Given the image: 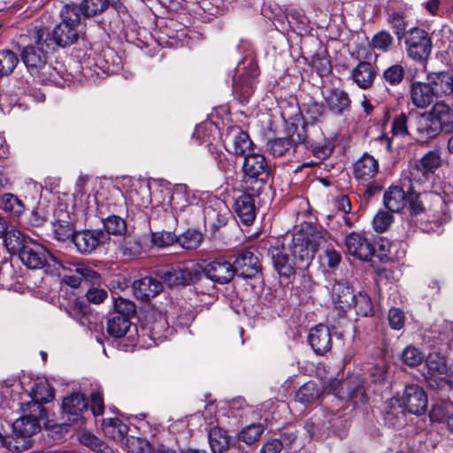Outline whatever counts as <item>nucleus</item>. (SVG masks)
<instances>
[{
  "instance_id": "obj_15",
  "label": "nucleus",
  "mask_w": 453,
  "mask_h": 453,
  "mask_svg": "<svg viewBox=\"0 0 453 453\" xmlns=\"http://www.w3.org/2000/svg\"><path fill=\"white\" fill-rule=\"evenodd\" d=\"M408 200L411 215H419L425 211H431L430 207L426 208L425 203L433 202L436 205L441 206L443 201L441 197L436 193H421L416 190L415 187H409L407 189Z\"/></svg>"
},
{
  "instance_id": "obj_50",
  "label": "nucleus",
  "mask_w": 453,
  "mask_h": 453,
  "mask_svg": "<svg viewBox=\"0 0 453 453\" xmlns=\"http://www.w3.org/2000/svg\"><path fill=\"white\" fill-rule=\"evenodd\" d=\"M264 432V426L261 424H252L244 427L239 433V440L247 443L252 444L259 440Z\"/></svg>"
},
{
  "instance_id": "obj_48",
  "label": "nucleus",
  "mask_w": 453,
  "mask_h": 453,
  "mask_svg": "<svg viewBox=\"0 0 453 453\" xmlns=\"http://www.w3.org/2000/svg\"><path fill=\"white\" fill-rule=\"evenodd\" d=\"M3 209L14 216H20L25 210L23 202L16 196L6 193L1 197Z\"/></svg>"
},
{
  "instance_id": "obj_7",
  "label": "nucleus",
  "mask_w": 453,
  "mask_h": 453,
  "mask_svg": "<svg viewBox=\"0 0 453 453\" xmlns=\"http://www.w3.org/2000/svg\"><path fill=\"white\" fill-rule=\"evenodd\" d=\"M19 257L24 265L34 270L44 267L49 260L53 261L64 270L67 269L61 260L50 253L43 246L33 241L27 242V245L21 248Z\"/></svg>"
},
{
  "instance_id": "obj_13",
  "label": "nucleus",
  "mask_w": 453,
  "mask_h": 453,
  "mask_svg": "<svg viewBox=\"0 0 453 453\" xmlns=\"http://www.w3.org/2000/svg\"><path fill=\"white\" fill-rule=\"evenodd\" d=\"M88 401L82 394L72 393L62 401V410L71 423L83 424L82 413L88 410Z\"/></svg>"
},
{
  "instance_id": "obj_42",
  "label": "nucleus",
  "mask_w": 453,
  "mask_h": 453,
  "mask_svg": "<svg viewBox=\"0 0 453 453\" xmlns=\"http://www.w3.org/2000/svg\"><path fill=\"white\" fill-rule=\"evenodd\" d=\"M4 237L6 247L13 251H18V253L23 246L27 245V242L32 241L16 228L7 229Z\"/></svg>"
},
{
  "instance_id": "obj_11",
  "label": "nucleus",
  "mask_w": 453,
  "mask_h": 453,
  "mask_svg": "<svg viewBox=\"0 0 453 453\" xmlns=\"http://www.w3.org/2000/svg\"><path fill=\"white\" fill-rule=\"evenodd\" d=\"M402 400L406 410L415 415L423 414L428 404L424 389L417 384L405 387Z\"/></svg>"
},
{
  "instance_id": "obj_38",
  "label": "nucleus",
  "mask_w": 453,
  "mask_h": 453,
  "mask_svg": "<svg viewBox=\"0 0 453 453\" xmlns=\"http://www.w3.org/2000/svg\"><path fill=\"white\" fill-rule=\"evenodd\" d=\"M252 142L247 133L237 129L233 135V152L246 157L253 152Z\"/></svg>"
},
{
  "instance_id": "obj_59",
  "label": "nucleus",
  "mask_w": 453,
  "mask_h": 453,
  "mask_svg": "<svg viewBox=\"0 0 453 453\" xmlns=\"http://www.w3.org/2000/svg\"><path fill=\"white\" fill-rule=\"evenodd\" d=\"M114 308L116 310V315H123L128 318L135 313V305L133 302L119 297L114 302Z\"/></svg>"
},
{
  "instance_id": "obj_63",
  "label": "nucleus",
  "mask_w": 453,
  "mask_h": 453,
  "mask_svg": "<svg viewBox=\"0 0 453 453\" xmlns=\"http://www.w3.org/2000/svg\"><path fill=\"white\" fill-rule=\"evenodd\" d=\"M404 313L398 308H392L388 311L389 326L395 330H400L404 326Z\"/></svg>"
},
{
  "instance_id": "obj_35",
  "label": "nucleus",
  "mask_w": 453,
  "mask_h": 453,
  "mask_svg": "<svg viewBox=\"0 0 453 453\" xmlns=\"http://www.w3.org/2000/svg\"><path fill=\"white\" fill-rule=\"evenodd\" d=\"M132 323L123 315H114L108 319L107 333L115 338L123 337L130 329Z\"/></svg>"
},
{
  "instance_id": "obj_9",
  "label": "nucleus",
  "mask_w": 453,
  "mask_h": 453,
  "mask_svg": "<svg viewBox=\"0 0 453 453\" xmlns=\"http://www.w3.org/2000/svg\"><path fill=\"white\" fill-rule=\"evenodd\" d=\"M109 240L108 234L100 229L77 232L73 236V242L81 254H90L99 245L106 243Z\"/></svg>"
},
{
  "instance_id": "obj_32",
  "label": "nucleus",
  "mask_w": 453,
  "mask_h": 453,
  "mask_svg": "<svg viewBox=\"0 0 453 453\" xmlns=\"http://www.w3.org/2000/svg\"><path fill=\"white\" fill-rule=\"evenodd\" d=\"M432 422L445 423L448 429L453 433V404L448 402L436 403L429 413Z\"/></svg>"
},
{
  "instance_id": "obj_34",
  "label": "nucleus",
  "mask_w": 453,
  "mask_h": 453,
  "mask_svg": "<svg viewBox=\"0 0 453 453\" xmlns=\"http://www.w3.org/2000/svg\"><path fill=\"white\" fill-rule=\"evenodd\" d=\"M118 250L123 257L134 258L142 254V245L137 236L126 234L119 242Z\"/></svg>"
},
{
  "instance_id": "obj_5",
  "label": "nucleus",
  "mask_w": 453,
  "mask_h": 453,
  "mask_svg": "<svg viewBox=\"0 0 453 453\" xmlns=\"http://www.w3.org/2000/svg\"><path fill=\"white\" fill-rule=\"evenodd\" d=\"M301 143H307L304 127L290 124L287 127V136L268 140L266 150L273 157H281Z\"/></svg>"
},
{
  "instance_id": "obj_37",
  "label": "nucleus",
  "mask_w": 453,
  "mask_h": 453,
  "mask_svg": "<svg viewBox=\"0 0 453 453\" xmlns=\"http://www.w3.org/2000/svg\"><path fill=\"white\" fill-rule=\"evenodd\" d=\"M104 234L115 236H123L127 233V226L125 219L117 216L111 215L103 220Z\"/></svg>"
},
{
  "instance_id": "obj_16",
  "label": "nucleus",
  "mask_w": 453,
  "mask_h": 453,
  "mask_svg": "<svg viewBox=\"0 0 453 453\" xmlns=\"http://www.w3.org/2000/svg\"><path fill=\"white\" fill-rule=\"evenodd\" d=\"M235 272L242 278H253L261 272L262 266L257 255L247 250L242 251L234 261Z\"/></svg>"
},
{
  "instance_id": "obj_39",
  "label": "nucleus",
  "mask_w": 453,
  "mask_h": 453,
  "mask_svg": "<svg viewBox=\"0 0 453 453\" xmlns=\"http://www.w3.org/2000/svg\"><path fill=\"white\" fill-rule=\"evenodd\" d=\"M433 173L427 169L423 167L417 160L413 161L409 165L408 180L410 187H415V184L421 185L428 181Z\"/></svg>"
},
{
  "instance_id": "obj_24",
  "label": "nucleus",
  "mask_w": 453,
  "mask_h": 453,
  "mask_svg": "<svg viewBox=\"0 0 453 453\" xmlns=\"http://www.w3.org/2000/svg\"><path fill=\"white\" fill-rule=\"evenodd\" d=\"M429 111L440 122L444 132H453V106L440 100L433 104Z\"/></svg>"
},
{
  "instance_id": "obj_64",
  "label": "nucleus",
  "mask_w": 453,
  "mask_h": 453,
  "mask_svg": "<svg viewBox=\"0 0 453 453\" xmlns=\"http://www.w3.org/2000/svg\"><path fill=\"white\" fill-rule=\"evenodd\" d=\"M391 132L394 135L401 136L406 135L408 134L407 116L404 113H401L394 119Z\"/></svg>"
},
{
  "instance_id": "obj_27",
  "label": "nucleus",
  "mask_w": 453,
  "mask_h": 453,
  "mask_svg": "<svg viewBox=\"0 0 453 453\" xmlns=\"http://www.w3.org/2000/svg\"><path fill=\"white\" fill-rule=\"evenodd\" d=\"M408 196L403 188L392 186L385 191L383 202L391 212L401 211L407 204Z\"/></svg>"
},
{
  "instance_id": "obj_60",
  "label": "nucleus",
  "mask_w": 453,
  "mask_h": 453,
  "mask_svg": "<svg viewBox=\"0 0 453 453\" xmlns=\"http://www.w3.org/2000/svg\"><path fill=\"white\" fill-rule=\"evenodd\" d=\"M177 237L171 232L162 231L152 234V242L158 248H165L172 245Z\"/></svg>"
},
{
  "instance_id": "obj_14",
  "label": "nucleus",
  "mask_w": 453,
  "mask_h": 453,
  "mask_svg": "<svg viewBox=\"0 0 453 453\" xmlns=\"http://www.w3.org/2000/svg\"><path fill=\"white\" fill-rule=\"evenodd\" d=\"M32 401L26 403L27 410L34 409L39 415L45 412L42 403H49L54 398L53 390L47 380L36 381L31 388Z\"/></svg>"
},
{
  "instance_id": "obj_3",
  "label": "nucleus",
  "mask_w": 453,
  "mask_h": 453,
  "mask_svg": "<svg viewBox=\"0 0 453 453\" xmlns=\"http://www.w3.org/2000/svg\"><path fill=\"white\" fill-rule=\"evenodd\" d=\"M28 415L22 416L12 423V443L9 444V450L21 452L30 447L29 438L35 434L41 429L39 418H44V413L41 415L35 412L34 409L28 410Z\"/></svg>"
},
{
  "instance_id": "obj_41",
  "label": "nucleus",
  "mask_w": 453,
  "mask_h": 453,
  "mask_svg": "<svg viewBox=\"0 0 453 453\" xmlns=\"http://www.w3.org/2000/svg\"><path fill=\"white\" fill-rule=\"evenodd\" d=\"M320 394L321 393L317 383L314 381H308L296 391V400L303 404H308L319 399Z\"/></svg>"
},
{
  "instance_id": "obj_22",
  "label": "nucleus",
  "mask_w": 453,
  "mask_h": 453,
  "mask_svg": "<svg viewBox=\"0 0 453 453\" xmlns=\"http://www.w3.org/2000/svg\"><path fill=\"white\" fill-rule=\"evenodd\" d=\"M270 255L275 270L280 275L288 278L295 274V267L297 265L293 257L289 258L283 246L272 247Z\"/></svg>"
},
{
  "instance_id": "obj_2",
  "label": "nucleus",
  "mask_w": 453,
  "mask_h": 453,
  "mask_svg": "<svg viewBox=\"0 0 453 453\" xmlns=\"http://www.w3.org/2000/svg\"><path fill=\"white\" fill-rule=\"evenodd\" d=\"M323 242L321 234L314 230H300L293 234L292 241L288 244V250L300 269H304L309 265Z\"/></svg>"
},
{
  "instance_id": "obj_31",
  "label": "nucleus",
  "mask_w": 453,
  "mask_h": 453,
  "mask_svg": "<svg viewBox=\"0 0 453 453\" xmlns=\"http://www.w3.org/2000/svg\"><path fill=\"white\" fill-rule=\"evenodd\" d=\"M102 429L106 437L121 443L125 441V435L128 432L127 426L117 418L104 419Z\"/></svg>"
},
{
  "instance_id": "obj_4",
  "label": "nucleus",
  "mask_w": 453,
  "mask_h": 453,
  "mask_svg": "<svg viewBox=\"0 0 453 453\" xmlns=\"http://www.w3.org/2000/svg\"><path fill=\"white\" fill-rule=\"evenodd\" d=\"M423 375L428 387L434 390L453 389V380L449 378L448 367L443 357L429 355L424 367Z\"/></svg>"
},
{
  "instance_id": "obj_25",
  "label": "nucleus",
  "mask_w": 453,
  "mask_h": 453,
  "mask_svg": "<svg viewBox=\"0 0 453 453\" xmlns=\"http://www.w3.org/2000/svg\"><path fill=\"white\" fill-rule=\"evenodd\" d=\"M375 75L372 65L366 61L359 62L351 72L352 80L362 89L369 88L372 85Z\"/></svg>"
},
{
  "instance_id": "obj_62",
  "label": "nucleus",
  "mask_w": 453,
  "mask_h": 453,
  "mask_svg": "<svg viewBox=\"0 0 453 453\" xmlns=\"http://www.w3.org/2000/svg\"><path fill=\"white\" fill-rule=\"evenodd\" d=\"M49 36L50 34L45 30H37L34 36L35 42V47L39 50L42 48V50L46 52L50 48L52 42H54L53 38H50Z\"/></svg>"
},
{
  "instance_id": "obj_53",
  "label": "nucleus",
  "mask_w": 453,
  "mask_h": 453,
  "mask_svg": "<svg viewBox=\"0 0 453 453\" xmlns=\"http://www.w3.org/2000/svg\"><path fill=\"white\" fill-rule=\"evenodd\" d=\"M388 365L384 359L378 360L369 372L370 380L374 384H381L388 376Z\"/></svg>"
},
{
  "instance_id": "obj_45",
  "label": "nucleus",
  "mask_w": 453,
  "mask_h": 453,
  "mask_svg": "<svg viewBox=\"0 0 453 453\" xmlns=\"http://www.w3.org/2000/svg\"><path fill=\"white\" fill-rule=\"evenodd\" d=\"M122 445L130 453H154L151 444L140 437H127Z\"/></svg>"
},
{
  "instance_id": "obj_54",
  "label": "nucleus",
  "mask_w": 453,
  "mask_h": 453,
  "mask_svg": "<svg viewBox=\"0 0 453 453\" xmlns=\"http://www.w3.org/2000/svg\"><path fill=\"white\" fill-rule=\"evenodd\" d=\"M54 235L57 240L65 242L69 238L73 241V236L75 235L73 224L64 220L57 221L54 226Z\"/></svg>"
},
{
  "instance_id": "obj_19",
  "label": "nucleus",
  "mask_w": 453,
  "mask_h": 453,
  "mask_svg": "<svg viewBox=\"0 0 453 453\" xmlns=\"http://www.w3.org/2000/svg\"><path fill=\"white\" fill-rule=\"evenodd\" d=\"M309 342L318 355H325L332 349V334L329 328L319 325L310 330Z\"/></svg>"
},
{
  "instance_id": "obj_51",
  "label": "nucleus",
  "mask_w": 453,
  "mask_h": 453,
  "mask_svg": "<svg viewBox=\"0 0 453 453\" xmlns=\"http://www.w3.org/2000/svg\"><path fill=\"white\" fill-rule=\"evenodd\" d=\"M388 22L394 30L395 35L398 40L405 37L407 21L403 14L398 12H392L388 17Z\"/></svg>"
},
{
  "instance_id": "obj_44",
  "label": "nucleus",
  "mask_w": 453,
  "mask_h": 453,
  "mask_svg": "<svg viewBox=\"0 0 453 453\" xmlns=\"http://www.w3.org/2000/svg\"><path fill=\"white\" fill-rule=\"evenodd\" d=\"M209 442L213 452H222L227 449L229 439L226 432L221 428H212L209 433Z\"/></svg>"
},
{
  "instance_id": "obj_29",
  "label": "nucleus",
  "mask_w": 453,
  "mask_h": 453,
  "mask_svg": "<svg viewBox=\"0 0 453 453\" xmlns=\"http://www.w3.org/2000/svg\"><path fill=\"white\" fill-rule=\"evenodd\" d=\"M332 296L337 307L345 311L352 307L356 295L347 283L336 282L332 289Z\"/></svg>"
},
{
  "instance_id": "obj_55",
  "label": "nucleus",
  "mask_w": 453,
  "mask_h": 453,
  "mask_svg": "<svg viewBox=\"0 0 453 453\" xmlns=\"http://www.w3.org/2000/svg\"><path fill=\"white\" fill-rule=\"evenodd\" d=\"M424 354L416 347L408 346L402 353L403 362L409 366H416L424 360Z\"/></svg>"
},
{
  "instance_id": "obj_40",
  "label": "nucleus",
  "mask_w": 453,
  "mask_h": 453,
  "mask_svg": "<svg viewBox=\"0 0 453 453\" xmlns=\"http://www.w3.org/2000/svg\"><path fill=\"white\" fill-rule=\"evenodd\" d=\"M109 4V0H82L77 7L79 13L82 12L85 18H90L104 12Z\"/></svg>"
},
{
  "instance_id": "obj_46",
  "label": "nucleus",
  "mask_w": 453,
  "mask_h": 453,
  "mask_svg": "<svg viewBox=\"0 0 453 453\" xmlns=\"http://www.w3.org/2000/svg\"><path fill=\"white\" fill-rule=\"evenodd\" d=\"M203 239L201 232L188 229L177 237L176 242L185 250H196L200 246Z\"/></svg>"
},
{
  "instance_id": "obj_36",
  "label": "nucleus",
  "mask_w": 453,
  "mask_h": 453,
  "mask_svg": "<svg viewBox=\"0 0 453 453\" xmlns=\"http://www.w3.org/2000/svg\"><path fill=\"white\" fill-rule=\"evenodd\" d=\"M418 133L424 135L426 138L436 137L443 131L440 122L434 119V116L430 115V111L427 114L423 115L422 119L419 121L418 127Z\"/></svg>"
},
{
  "instance_id": "obj_33",
  "label": "nucleus",
  "mask_w": 453,
  "mask_h": 453,
  "mask_svg": "<svg viewBox=\"0 0 453 453\" xmlns=\"http://www.w3.org/2000/svg\"><path fill=\"white\" fill-rule=\"evenodd\" d=\"M325 99L330 110L334 113L342 114L349 108L350 99L343 90L331 89L325 96Z\"/></svg>"
},
{
  "instance_id": "obj_58",
  "label": "nucleus",
  "mask_w": 453,
  "mask_h": 453,
  "mask_svg": "<svg viewBox=\"0 0 453 453\" xmlns=\"http://www.w3.org/2000/svg\"><path fill=\"white\" fill-rule=\"evenodd\" d=\"M417 161L430 173H434V170L438 168L441 164V156L438 150H432Z\"/></svg>"
},
{
  "instance_id": "obj_56",
  "label": "nucleus",
  "mask_w": 453,
  "mask_h": 453,
  "mask_svg": "<svg viewBox=\"0 0 453 453\" xmlns=\"http://www.w3.org/2000/svg\"><path fill=\"white\" fill-rule=\"evenodd\" d=\"M394 38L393 36L385 30H382L377 33L372 40V44L373 48L386 52L389 50L391 45L393 44Z\"/></svg>"
},
{
  "instance_id": "obj_8",
  "label": "nucleus",
  "mask_w": 453,
  "mask_h": 453,
  "mask_svg": "<svg viewBox=\"0 0 453 453\" xmlns=\"http://www.w3.org/2000/svg\"><path fill=\"white\" fill-rule=\"evenodd\" d=\"M404 42L409 58L422 62L429 57L432 42L426 31L419 27H412L405 34Z\"/></svg>"
},
{
  "instance_id": "obj_20",
  "label": "nucleus",
  "mask_w": 453,
  "mask_h": 453,
  "mask_svg": "<svg viewBox=\"0 0 453 453\" xmlns=\"http://www.w3.org/2000/svg\"><path fill=\"white\" fill-rule=\"evenodd\" d=\"M328 390L342 399H351L355 403H364L366 402L364 387L359 385L350 389L349 382L334 380L330 382Z\"/></svg>"
},
{
  "instance_id": "obj_23",
  "label": "nucleus",
  "mask_w": 453,
  "mask_h": 453,
  "mask_svg": "<svg viewBox=\"0 0 453 453\" xmlns=\"http://www.w3.org/2000/svg\"><path fill=\"white\" fill-rule=\"evenodd\" d=\"M163 280H157L151 276H146L139 280L134 281V289L137 297L142 301H148L157 296L163 288Z\"/></svg>"
},
{
  "instance_id": "obj_6",
  "label": "nucleus",
  "mask_w": 453,
  "mask_h": 453,
  "mask_svg": "<svg viewBox=\"0 0 453 453\" xmlns=\"http://www.w3.org/2000/svg\"><path fill=\"white\" fill-rule=\"evenodd\" d=\"M157 276L169 287L188 286L201 280L202 266L199 265H179L168 270H160L157 273Z\"/></svg>"
},
{
  "instance_id": "obj_18",
  "label": "nucleus",
  "mask_w": 453,
  "mask_h": 453,
  "mask_svg": "<svg viewBox=\"0 0 453 453\" xmlns=\"http://www.w3.org/2000/svg\"><path fill=\"white\" fill-rule=\"evenodd\" d=\"M243 171L250 178L260 179L266 181L270 174V168L265 161V157L261 154H247L243 163Z\"/></svg>"
},
{
  "instance_id": "obj_49",
  "label": "nucleus",
  "mask_w": 453,
  "mask_h": 453,
  "mask_svg": "<svg viewBox=\"0 0 453 453\" xmlns=\"http://www.w3.org/2000/svg\"><path fill=\"white\" fill-rule=\"evenodd\" d=\"M357 315L367 317L372 314L373 307L370 297L362 292L356 295L353 300V305Z\"/></svg>"
},
{
  "instance_id": "obj_26",
  "label": "nucleus",
  "mask_w": 453,
  "mask_h": 453,
  "mask_svg": "<svg viewBox=\"0 0 453 453\" xmlns=\"http://www.w3.org/2000/svg\"><path fill=\"white\" fill-rule=\"evenodd\" d=\"M434 96H453V76L447 73H432L427 77Z\"/></svg>"
},
{
  "instance_id": "obj_61",
  "label": "nucleus",
  "mask_w": 453,
  "mask_h": 453,
  "mask_svg": "<svg viewBox=\"0 0 453 453\" xmlns=\"http://www.w3.org/2000/svg\"><path fill=\"white\" fill-rule=\"evenodd\" d=\"M72 265L74 267V272L77 275L81 277V280H94L99 278V274L84 263L74 262Z\"/></svg>"
},
{
  "instance_id": "obj_30",
  "label": "nucleus",
  "mask_w": 453,
  "mask_h": 453,
  "mask_svg": "<svg viewBox=\"0 0 453 453\" xmlns=\"http://www.w3.org/2000/svg\"><path fill=\"white\" fill-rule=\"evenodd\" d=\"M45 51L36 49L35 46H27L21 52V59L30 72L37 73L44 66L46 61Z\"/></svg>"
},
{
  "instance_id": "obj_1",
  "label": "nucleus",
  "mask_w": 453,
  "mask_h": 453,
  "mask_svg": "<svg viewBox=\"0 0 453 453\" xmlns=\"http://www.w3.org/2000/svg\"><path fill=\"white\" fill-rule=\"evenodd\" d=\"M85 27L77 5H66L61 12V22L53 30V41L61 47L72 45L84 35Z\"/></svg>"
},
{
  "instance_id": "obj_43",
  "label": "nucleus",
  "mask_w": 453,
  "mask_h": 453,
  "mask_svg": "<svg viewBox=\"0 0 453 453\" xmlns=\"http://www.w3.org/2000/svg\"><path fill=\"white\" fill-rule=\"evenodd\" d=\"M405 76V68L401 64H394L383 71L382 78L386 84L395 87L400 85Z\"/></svg>"
},
{
  "instance_id": "obj_28",
  "label": "nucleus",
  "mask_w": 453,
  "mask_h": 453,
  "mask_svg": "<svg viewBox=\"0 0 453 453\" xmlns=\"http://www.w3.org/2000/svg\"><path fill=\"white\" fill-rule=\"evenodd\" d=\"M234 211L246 225L251 224L256 217V207L252 196L249 194L240 196L235 200Z\"/></svg>"
},
{
  "instance_id": "obj_52",
  "label": "nucleus",
  "mask_w": 453,
  "mask_h": 453,
  "mask_svg": "<svg viewBox=\"0 0 453 453\" xmlns=\"http://www.w3.org/2000/svg\"><path fill=\"white\" fill-rule=\"evenodd\" d=\"M67 312L81 325H85V319L89 314L90 308L87 303L75 300L67 308Z\"/></svg>"
},
{
  "instance_id": "obj_47",
  "label": "nucleus",
  "mask_w": 453,
  "mask_h": 453,
  "mask_svg": "<svg viewBox=\"0 0 453 453\" xmlns=\"http://www.w3.org/2000/svg\"><path fill=\"white\" fill-rule=\"evenodd\" d=\"M19 63L18 56L10 50H0V76L11 74Z\"/></svg>"
},
{
  "instance_id": "obj_57",
  "label": "nucleus",
  "mask_w": 453,
  "mask_h": 453,
  "mask_svg": "<svg viewBox=\"0 0 453 453\" xmlns=\"http://www.w3.org/2000/svg\"><path fill=\"white\" fill-rule=\"evenodd\" d=\"M393 222L391 212L380 211L373 218V228L378 233H383L388 229Z\"/></svg>"
},
{
  "instance_id": "obj_21",
  "label": "nucleus",
  "mask_w": 453,
  "mask_h": 453,
  "mask_svg": "<svg viewBox=\"0 0 453 453\" xmlns=\"http://www.w3.org/2000/svg\"><path fill=\"white\" fill-rule=\"evenodd\" d=\"M433 87L427 82L412 81L410 87L411 103L419 109L427 108L434 99Z\"/></svg>"
},
{
  "instance_id": "obj_10",
  "label": "nucleus",
  "mask_w": 453,
  "mask_h": 453,
  "mask_svg": "<svg viewBox=\"0 0 453 453\" xmlns=\"http://www.w3.org/2000/svg\"><path fill=\"white\" fill-rule=\"evenodd\" d=\"M236 272L234 265L225 259H216L202 268V275L218 284L229 283L234 277Z\"/></svg>"
},
{
  "instance_id": "obj_12",
  "label": "nucleus",
  "mask_w": 453,
  "mask_h": 453,
  "mask_svg": "<svg viewBox=\"0 0 453 453\" xmlns=\"http://www.w3.org/2000/svg\"><path fill=\"white\" fill-rule=\"evenodd\" d=\"M348 253L360 260L369 261L374 254L373 245L364 235L352 232L345 238Z\"/></svg>"
},
{
  "instance_id": "obj_17",
  "label": "nucleus",
  "mask_w": 453,
  "mask_h": 453,
  "mask_svg": "<svg viewBox=\"0 0 453 453\" xmlns=\"http://www.w3.org/2000/svg\"><path fill=\"white\" fill-rule=\"evenodd\" d=\"M379 168L378 160L365 153L353 164V175L358 181L366 182L375 177Z\"/></svg>"
}]
</instances>
